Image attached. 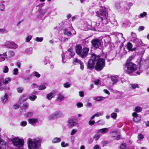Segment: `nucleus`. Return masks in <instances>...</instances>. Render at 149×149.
<instances>
[{
	"instance_id": "1",
	"label": "nucleus",
	"mask_w": 149,
	"mask_h": 149,
	"mask_svg": "<svg viewBox=\"0 0 149 149\" xmlns=\"http://www.w3.org/2000/svg\"><path fill=\"white\" fill-rule=\"evenodd\" d=\"M95 13L97 16L100 17L103 24H100L99 22H93L92 23L91 27L89 26L88 28L100 32L107 31L109 29V27L107 26L106 25L110 21L107 9L104 6H101L100 9L95 11Z\"/></svg>"
},
{
	"instance_id": "2",
	"label": "nucleus",
	"mask_w": 149,
	"mask_h": 149,
	"mask_svg": "<svg viewBox=\"0 0 149 149\" xmlns=\"http://www.w3.org/2000/svg\"><path fill=\"white\" fill-rule=\"evenodd\" d=\"M105 63L104 59L100 58L99 56H96L93 54L88 62L87 68L90 69H93L94 68L95 64L96 63L95 68L97 70L100 71L103 69Z\"/></svg>"
},
{
	"instance_id": "3",
	"label": "nucleus",
	"mask_w": 149,
	"mask_h": 149,
	"mask_svg": "<svg viewBox=\"0 0 149 149\" xmlns=\"http://www.w3.org/2000/svg\"><path fill=\"white\" fill-rule=\"evenodd\" d=\"M41 139H29L28 140V145L29 149H37L41 145Z\"/></svg>"
},
{
	"instance_id": "4",
	"label": "nucleus",
	"mask_w": 149,
	"mask_h": 149,
	"mask_svg": "<svg viewBox=\"0 0 149 149\" xmlns=\"http://www.w3.org/2000/svg\"><path fill=\"white\" fill-rule=\"evenodd\" d=\"M124 70L129 74H131L137 69L136 65L131 62H127L124 68Z\"/></svg>"
},
{
	"instance_id": "5",
	"label": "nucleus",
	"mask_w": 149,
	"mask_h": 149,
	"mask_svg": "<svg viewBox=\"0 0 149 149\" xmlns=\"http://www.w3.org/2000/svg\"><path fill=\"white\" fill-rule=\"evenodd\" d=\"M52 11V9L50 7H47L45 9L41 8L38 10L36 17L38 18L41 19L47 12L49 14Z\"/></svg>"
},
{
	"instance_id": "6",
	"label": "nucleus",
	"mask_w": 149,
	"mask_h": 149,
	"mask_svg": "<svg viewBox=\"0 0 149 149\" xmlns=\"http://www.w3.org/2000/svg\"><path fill=\"white\" fill-rule=\"evenodd\" d=\"M12 141L13 145L17 148L22 147L24 145V141L22 139L18 137H15L13 138Z\"/></svg>"
},
{
	"instance_id": "7",
	"label": "nucleus",
	"mask_w": 149,
	"mask_h": 149,
	"mask_svg": "<svg viewBox=\"0 0 149 149\" xmlns=\"http://www.w3.org/2000/svg\"><path fill=\"white\" fill-rule=\"evenodd\" d=\"M4 46L8 48L15 49L18 47V45L13 41H6L4 45Z\"/></svg>"
},
{
	"instance_id": "8",
	"label": "nucleus",
	"mask_w": 149,
	"mask_h": 149,
	"mask_svg": "<svg viewBox=\"0 0 149 149\" xmlns=\"http://www.w3.org/2000/svg\"><path fill=\"white\" fill-rule=\"evenodd\" d=\"M63 116V115L61 112L60 111H57L49 116L48 119L49 120H51L55 118L61 117Z\"/></svg>"
},
{
	"instance_id": "9",
	"label": "nucleus",
	"mask_w": 149,
	"mask_h": 149,
	"mask_svg": "<svg viewBox=\"0 0 149 149\" xmlns=\"http://www.w3.org/2000/svg\"><path fill=\"white\" fill-rule=\"evenodd\" d=\"M92 45L95 47L98 48L101 46V41L97 39H93L91 41Z\"/></svg>"
},
{
	"instance_id": "10",
	"label": "nucleus",
	"mask_w": 149,
	"mask_h": 149,
	"mask_svg": "<svg viewBox=\"0 0 149 149\" xmlns=\"http://www.w3.org/2000/svg\"><path fill=\"white\" fill-rule=\"evenodd\" d=\"M89 51V48L86 47L84 48L78 55L82 58L85 57L87 56Z\"/></svg>"
},
{
	"instance_id": "11",
	"label": "nucleus",
	"mask_w": 149,
	"mask_h": 149,
	"mask_svg": "<svg viewBox=\"0 0 149 149\" xmlns=\"http://www.w3.org/2000/svg\"><path fill=\"white\" fill-rule=\"evenodd\" d=\"M74 62L77 63V64L79 65L80 68L81 70L82 71L84 70V63L77 58H76L74 59Z\"/></svg>"
},
{
	"instance_id": "12",
	"label": "nucleus",
	"mask_w": 149,
	"mask_h": 149,
	"mask_svg": "<svg viewBox=\"0 0 149 149\" xmlns=\"http://www.w3.org/2000/svg\"><path fill=\"white\" fill-rule=\"evenodd\" d=\"M132 116L133 117V120L134 122H138L141 120V117L138 116V114L136 113H133L132 114Z\"/></svg>"
},
{
	"instance_id": "13",
	"label": "nucleus",
	"mask_w": 149,
	"mask_h": 149,
	"mask_svg": "<svg viewBox=\"0 0 149 149\" xmlns=\"http://www.w3.org/2000/svg\"><path fill=\"white\" fill-rule=\"evenodd\" d=\"M109 79L111 80L112 82L111 84L110 83V86H113L115 84H116L118 81V78L116 76H112L109 78Z\"/></svg>"
},
{
	"instance_id": "14",
	"label": "nucleus",
	"mask_w": 149,
	"mask_h": 149,
	"mask_svg": "<svg viewBox=\"0 0 149 149\" xmlns=\"http://www.w3.org/2000/svg\"><path fill=\"white\" fill-rule=\"evenodd\" d=\"M76 124V123L73 120L69 119L68 121V126L69 127L71 128Z\"/></svg>"
},
{
	"instance_id": "15",
	"label": "nucleus",
	"mask_w": 149,
	"mask_h": 149,
	"mask_svg": "<svg viewBox=\"0 0 149 149\" xmlns=\"http://www.w3.org/2000/svg\"><path fill=\"white\" fill-rule=\"evenodd\" d=\"M65 54H66L67 55L68 54L70 55V57H69V58H70L71 57L74 56L75 54V53L73 52V49L70 48L68 49V51L65 53Z\"/></svg>"
},
{
	"instance_id": "16",
	"label": "nucleus",
	"mask_w": 149,
	"mask_h": 149,
	"mask_svg": "<svg viewBox=\"0 0 149 149\" xmlns=\"http://www.w3.org/2000/svg\"><path fill=\"white\" fill-rule=\"evenodd\" d=\"M109 129L107 128H102L100 130H98L97 133H101L102 134H104L108 132L109 131Z\"/></svg>"
},
{
	"instance_id": "17",
	"label": "nucleus",
	"mask_w": 149,
	"mask_h": 149,
	"mask_svg": "<svg viewBox=\"0 0 149 149\" xmlns=\"http://www.w3.org/2000/svg\"><path fill=\"white\" fill-rule=\"evenodd\" d=\"M38 120L37 118H30L28 120V122L31 125H33L36 123Z\"/></svg>"
},
{
	"instance_id": "18",
	"label": "nucleus",
	"mask_w": 149,
	"mask_h": 149,
	"mask_svg": "<svg viewBox=\"0 0 149 149\" xmlns=\"http://www.w3.org/2000/svg\"><path fill=\"white\" fill-rule=\"evenodd\" d=\"M27 99V97L26 95H23L21 96L20 98L19 102L20 103H22L26 101Z\"/></svg>"
},
{
	"instance_id": "19",
	"label": "nucleus",
	"mask_w": 149,
	"mask_h": 149,
	"mask_svg": "<svg viewBox=\"0 0 149 149\" xmlns=\"http://www.w3.org/2000/svg\"><path fill=\"white\" fill-rule=\"evenodd\" d=\"M82 47L81 45H77L76 47V53L78 55L80 54V52L83 50Z\"/></svg>"
},
{
	"instance_id": "20",
	"label": "nucleus",
	"mask_w": 149,
	"mask_h": 149,
	"mask_svg": "<svg viewBox=\"0 0 149 149\" xmlns=\"http://www.w3.org/2000/svg\"><path fill=\"white\" fill-rule=\"evenodd\" d=\"M126 47L129 51H133L135 50V49H133L132 45L130 42L128 43L126 45Z\"/></svg>"
},
{
	"instance_id": "21",
	"label": "nucleus",
	"mask_w": 149,
	"mask_h": 149,
	"mask_svg": "<svg viewBox=\"0 0 149 149\" xmlns=\"http://www.w3.org/2000/svg\"><path fill=\"white\" fill-rule=\"evenodd\" d=\"M58 97L57 99L58 100H59L60 101H61L63 100L65 98L63 95L61 93H59L58 94Z\"/></svg>"
},
{
	"instance_id": "22",
	"label": "nucleus",
	"mask_w": 149,
	"mask_h": 149,
	"mask_svg": "<svg viewBox=\"0 0 149 149\" xmlns=\"http://www.w3.org/2000/svg\"><path fill=\"white\" fill-rule=\"evenodd\" d=\"M61 141V139L60 138L55 137L52 140V142L53 143H55L60 142Z\"/></svg>"
},
{
	"instance_id": "23",
	"label": "nucleus",
	"mask_w": 149,
	"mask_h": 149,
	"mask_svg": "<svg viewBox=\"0 0 149 149\" xmlns=\"http://www.w3.org/2000/svg\"><path fill=\"white\" fill-rule=\"evenodd\" d=\"M2 56L6 57L7 56L6 52L4 53L3 54H0V62L4 61L5 60V57H2Z\"/></svg>"
},
{
	"instance_id": "24",
	"label": "nucleus",
	"mask_w": 149,
	"mask_h": 149,
	"mask_svg": "<svg viewBox=\"0 0 149 149\" xmlns=\"http://www.w3.org/2000/svg\"><path fill=\"white\" fill-rule=\"evenodd\" d=\"M8 100V95L6 93L4 96L2 97L1 100L3 103H6Z\"/></svg>"
},
{
	"instance_id": "25",
	"label": "nucleus",
	"mask_w": 149,
	"mask_h": 149,
	"mask_svg": "<svg viewBox=\"0 0 149 149\" xmlns=\"http://www.w3.org/2000/svg\"><path fill=\"white\" fill-rule=\"evenodd\" d=\"M106 98L105 97H94L93 99L97 101H99L103 100Z\"/></svg>"
},
{
	"instance_id": "26",
	"label": "nucleus",
	"mask_w": 149,
	"mask_h": 149,
	"mask_svg": "<svg viewBox=\"0 0 149 149\" xmlns=\"http://www.w3.org/2000/svg\"><path fill=\"white\" fill-rule=\"evenodd\" d=\"M54 94L52 93H50L48 94L46 96L48 100H51L54 96Z\"/></svg>"
},
{
	"instance_id": "27",
	"label": "nucleus",
	"mask_w": 149,
	"mask_h": 149,
	"mask_svg": "<svg viewBox=\"0 0 149 149\" xmlns=\"http://www.w3.org/2000/svg\"><path fill=\"white\" fill-rule=\"evenodd\" d=\"M64 34L66 35L67 36L70 37L72 35V33L71 32L68 31L66 29H64L63 30Z\"/></svg>"
},
{
	"instance_id": "28",
	"label": "nucleus",
	"mask_w": 149,
	"mask_h": 149,
	"mask_svg": "<svg viewBox=\"0 0 149 149\" xmlns=\"http://www.w3.org/2000/svg\"><path fill=\"white\" fill-rule=\"evenodd\" d=\"M4 1H2L0 2V10L1 11H3L5 8V6L3 4Z\"/></svg>"
},
{
	"instance_id": "29",
	"label": "nucleus",
	"mask_w": 149,
	"mask_h": 149,
	"mask_svg": "<svg viewBox=\"0 0 149 149\" xmlns=\"http://www.w3.org/2000/svg\"><path fill=\"white\" fill-rule=\"evenodd\" d=\"M15 55V53L13 51L10 50L8 52V55L9 58L14 56Z\"/></svg>"
},
{
	"instance_id": "30",
	"label": "nucleus",
	"mask_w": 149,
	"mask_h": 149,
	"mask_svg": "<svg viewBox=\"0 0 149 149\" xmlns=\"http://www.w3.org/2000/svg\"><path fill=\"white\" fill-rule=\"evenodd\" d=\"M142 108L140 107L137 106L134 109V111L135 112L139 113L141 112L142 110Z\"/></svg>"
},
{
	"instance_id": "31",
	"label": "nucleus",
	"mask_w": 149,
	"mask_h": 149,
	"mask_svg": "<svg viewBox=\"0 0 149 149\" xmlns=\"http://www.w3.org/2000/svg\"><path fill=\"white\" fill-rule=\"evenodd\" d=\"M132 89H135L136 88H139V87L138 84H130Z\"/></svg>"
},
{
	"instance_id": "32",
	"label": "nucleus",
	"mask_w": 149,
	"mask_h": 149,
	"mask_svg": "<svg viewBox=\"0 0 149 149\" xmlns=\"http://www.w3.org/2000/svg\"><path fill=\"white\" fill-rule=\"evenodd\" d=\"M11 79L9 77L6 78L3 81V83L4 84H7L11 81Z\"/></svg>"
},
{
	"instance_id": "33",
	"label": "nucleus",
	"mask_w": 149,
	"mask_h": 149,
	"mask_svg": "<svg viewBox=\"0 0 149 149\" xmlns=\"http://www.w3.org/2000/svg\"><path fill=\"white\" fill-rule=\"evenodd\" d=\"M144 138V136L142 134H139L138 136V140L137 141L138 142H139V141H142Z\"/></svg>"
},
{
	"instance_id": "34",
	"label": "nucleus",
	"mask_w": 149,
	"mask_h": 149,
	"mask_svg": "<svg viewBox=\"0 0 149 149\" xmlns=\"http://www.w3.org/2000/svg\"><path fill=\"white\" fill-rule=\"evenodd\" d=\"M132 40L136 45H138L140 42V41L137 38L134 39H132Z\"/></svg>"
},
{
	"instance_id": "35",
	"label": "nucleus",
	"mask_w": 149,
	"mask_h": 149,
	"mask_svg": "<svg viewBox=\"0 0 149 149\" xmlns=\"http://www.w3.org/2000/svg\"><path fill=\"white\" fill-rule=\"evenodd\" d=\"M123 5H124V7H123V8L125 10H129L130 7L128 4L126 3H123Z\"/></svg>"
},
{
	"instance_id": "36",
	"label": "nucleus",
	"mask_w": 149,
	"mask_h": 149,
	"mask_svg": "<svg viewBox=\"0 0 149 149\" xmlns=\"http://www.w3.org/2000/svg\"><path fill=\"white\" fill-rule=\"evenodd\" d=\"M100 135L99 134V133H97V134H95L93 136V138L95 139L96 141L99 138H100Z\"/></svg>"
},
{
	"instance_id": "37",
	"label": "nucleus",
	"mask_w": 149,
	"mask_h": 149,
	"mask_svg": "<svg viewBox=\"0 0 149 149\" xmlns=\"http://www.w3.org/2000/svg\"><path fill=\"white\" fill-rule=\"evenodd\" d=\"M110 38L109 36H106L104 38V40L105 42L107 43H109L110 41Z\"/></svg>"
},
{
	"instance_id": "38",
	"label": "nucleus",
	"mask_w": 149,
	"mask_h": 149,
	"mask_svg": "<svg viewBox=\"0 0 149 149\" xmlns=\"http://www.w3.org/2000/svg\"><path fill=\"white\" fill-rule=\"evenodd\" d=\"M33 115V113L32 112H29L25 114V116L26 118L30 117H31Z\"/></svg>"
},
{
	"instance_id": "39",
	"label": "nucleus",
	"mask_w": 149,
	"mask_h": 149,
	"mask_svg": "<svg viewBox=\"0 0 149 149\" xmlns=\"http://www.w3.org/2000/svg\"><path fill=\"white\" fill-rule=\"evenodd\" d=\"M97 125H103L104 124V121L102 120H100L96 122Z\"/></svg>"
},
{
	"instance_id": "40",
	"label": "nucleus",
	"mask_w": 149,
	"mask_h": 149,
	"mask_svg": "<svg viewBox=\"0 0 149 149\" xmlns=\"http://www.w3.org/2000/svg\"><path fill=\"white\" fill-rule=\"evenodd\" d=\"M28 104L27 103H25L23 104L22 108V109L25 110L28 107Z\"/></svg>"
},
{
	"instance_id": "41",
	"label": "nucleus",
	"mask_w": 149,
	"mask_h": 149,
	"mask_svg": "<svg viewBox=\"0 0 149 149\" xmlns=\"http://www.w3.org/2000/svg\"><path fill=\"white\" fill-rule=\"evenodd\" d=\"M71 84L69 82H67L63 84V86L65 88H68L70 87Z\"/></svg>"
},
{
	"instance_id": "42",
	"label": "nucleus",
	"mask_w": 149,
	"mask_h": 149,
	"mask_svg": "<svg viewBox=\"0 0 149 149\" xmlns=\"http://www.w3.org/2000/svg\"><path fill=\"white\" fill-rule=\"evenodd\" d=\"M13 74L15 75H17L19 73L18 69L17 68L14 69L13 72Z\"/></svg>"
},
{
	"instance_id": "43",
	"label": "nucleus",
	"mask_w": 149,
	"mask_h": 149,
	"mask_svg": "<svg viewBox=\"0 0 149 149\" xmlns=\"http://www.w3.org/2000/svg\"><path fill=\"white\" fill-rule=\"evenodd\" d=\"M111 116L114 119H116L117 116V114L116 113H113L111 114Z\"/></svg>"
},
{
	"instance_id": "44",
	"label": "nucleus",
	"mask_w": 149,
	"mask_h": 149,
	"mask_svg": "<svg viewBox=\"0 0 149 149\" xmlns=\"http://www.w3.org/2000/svg\"><path fill=\"white\" fill-rule=\"evenodd\" d=\"M69 145V144L68 143H65L64 141H63L61 143V146L62 147H65L68 146Z\"/></svg>"
},
{
	"instance_id": "45",
	"label": "nucleus",
	"mask_w": 149,
	"mask_h": 149,
	"mask_svg": "<svg viewBox=\"0 0 149 149\" xmlns=\"http://www.w3.org/2000/svg\"><path fill=\"white\" fill-rule=\"evenodd\" d=\"M8 70L9 69L8 67L7 66H6L3 68V72L5 73H7L8 72Z\"/></svg>"
},
{
	"instance_id": "46",
	"label": "nucleus",
	"mask_w": 149,
	"mask_h": 149,
	"mask_svg": "<svg viewBox=\"0 0 149 149\" xmlns=\"http://www.w3.org/2000/svg\"><path fill=\"white\" fill-rule=\"evenodd\" d=\"M111 23L115 26H117L118 25L117 21L114 18L111 21Z\"/></svg>"
},
{
	"instance_id": "47",
	"label": "nucleus",
	"mask_w": 149,
	"mask_h": 149,
	"mask_svg": "<svg viewBox=\"0 0 149 149\" xmlns=\"http://www.w3.org/2000/svg\"><path fill=\"white\" fill-rule=\"evenodd\" d=\"M33 74L34 76H35L37 78L40 77V75L39 73L36 71L34 72Z\"/></svg>"
},
{
	"instance_id": "48",
	"label": "nucleus",
	"mask_w": 149,
	"mask_h": 149,
	"mask_svg": "<svg viewBox=\"0 0 149 149\" xmlns=\"http://www.w3.org/2000/svg\"><path fill=\"white\" fill-rule=\"evenodd\" d=\"M32 48H30L26 50V52L29 54H31L32 52Z\"/></svg>"
},
{
	"instance_id": "49",
	"label": "nucleus",
	"mask_w": 149,
	"mask_h": 149,
	"mask_svg": "<svg viewBox=\"0 0 149 149\" xmlns=\"http://www.w3.org/2000/svg\"><path fill=\"white\" fill-rule=\"evenodd\" d=\"M37 98V96L35 95L31 96L29 97V99L31 100L34 101Z\"/></svg>"
},
{
	"instance_id": "50",
	"label": "nucleus",
	"mask_w": 149,
	"mask_h": 149,
	"mask_svg": "<svg viewBox=\"0 0 149 149\" xmlns=\"http://www.w3.org/2000/svg\"><path fill=\"white\" fill-rule=\"evenodd\" d=\"M115 6L116 9H119L120 8V3L118 2H116L115 3Z\"/></svg>"
},
{
	"instance_id": "51",
	"label": "nucleus",
	"mask_w": 149,
	"mask_h": 149,
	"mask_svg": "<svg viewBox=\"0 0 149 149\" xmlns=\"http://www.w3.org/2000/svg\"><path fill=\"white\" fill-rule=\"evenodd\" d=\"M46 88V87L45 85H40L39 88V90H42L45 89Z\"/></svg>"
},
{
	"instance_id": "52",
	"label": "nucleus",
	"mask_w": 149,
	"mask_h": 149,
	"mask_svg": "<svg viewBox=\"0 0 149 149\" xmlns=\"http://www.w3.org/2000/svg\"><path fill=\"white\" fill-rule=\"evenodd\" d=\"M32 38V36L31 35L29 36L26 38V42H29Z\"/></svg>"
},
{
	"instance_id": "53",
	"label": "nucleus",
	"mask_w": 149,
	"mask_h": 149,
	"mask_svg": "<svg viewBox=\"0 0 149 149\" xmlns=\"http://www.w3.org/2000/svg\"><path fill=\"white\" fill-rule=\"evenodd\" d=\"M36 40L37 42H42L43 40V38L42 37L39 38V37H36Z\"/></svg>"
},
{
	"instance_id": "54",
	"label": "nucleus",
	"mask_w": 149,
	"mask_h": 149,
	"mask_svg": "<svg viewBox=\"0 0 149 149\" xmlns=\"http://www.w3.org/2000/svg\"><path fill=\"white\" fill-rule=\"evenodd\" d=\"M23 90V88L22 87H19L17 88V91L18 93H21Z\"/></svg>"
},
{
	"instance_id": "55",
	"label": "nucleus",
	"mask_w": 149,
	"mask_h": 149,
	"mask_svg": "<svg viewBox=\"0 0 149 149\" xmlns=\"http://www.w3.org/2000/svg\"><path fill=\"white\" fill-rule=\"evenodd\" d=\"M27 122L26 121H23L21 122L20 125L21 126L24 127L27 125Z\"/></svg>"
},
{
	"instance_id": "56",
	"label": "nucleus",
	"mask_w": 149,
	"mask_h": 149,
	"mask_svg": "<svg viewBox=\"0 0 149 149\" xmlns=\"http://www.w3.org/2000/svg\"><path fill=\"white\" fill-rule=\"evenodd\" d=\"M77 132V130L75 129H73L71 131L70 135H73L75 134Z\"/></svg>"
},
{
	"instance_id": "57",
	"label": "nucleus",
	"mask_w": 149,
	"mask_h": 149,
	"mask_svg": "<svg viewBox=\"0 0 149 149\" xmlns=\"http://www.w3.org/2000/svg\"><path fill=\"white\" fill-rule=\"evenodd\" d=\"M131 34L132 37V39H134L136 38V36L135 33L132 32Z\"/></svg>"
},
{
	"instance_id": "58",
	"label": "nucleus",
	"mask_w": 149,
	"mask_h": 149,
	"mask_svg": "<svg viewBox=\"0 0 149 149\" xmlns=\"http://www.w3.org/2000/svg\"><path fill=\"white\" fill-rule=\"evenodd\" d=\"M147 13L146 12H143L142 13H141L140 15V16L141 17H144L146 16V15Z\"/></svg>"
},
{
	"instance_id": "59",
	"label": "nucleus",
	"mask_w": 149,
	"mask_h": 149,
	"mask_svg": "<svg viewBox=\"0 0 149 149\" xmlns=\"http://www.w3.org/2000/svg\"><path fill=\"white\" fill-rule=\"evenodd\" d=\"M7 31L5 29H0V33H6Z\"/></svg>"
},
{
	"instance_id": "60",
	"label": "nucleus",
	"mask_w": 149,
	"mask_h": 149,
	"mask_svg": "<svg viewBox=\"0 0 149 149\" xmlns=\"http://www.w3.org/2000/svg\"><path fill=\"white\" fill-rule=\"evenodd\" d=\"M144 27L143 26H140L138 29V30L139 31H143L144 30Z\"/></svg>"
},
{
	"instance_id": "61",
	"label": "nucleus",
	"mask_w": 149,
	"mask_h": 149,
	"mask_svg": "<svg viewBox=\"0 0 149 149\" xmlns=\"http://www.w3.org/2000/svg\"><path fill=\"white\" fill-rule=\"evenodd\" d=\"M103 114V113H102L97 112L95 113L94 115L95 116L98 117L100 116H102Z\"/></svg>"
},
{
	"instance_id": "62",
	"label": "nucleus",
	"mask_w": 149,
	"mask_h": 149,
	"mask_svg": "<svg viewBox=\"0 0 149 149\" xmlns=\"http://www.w3.org/2000/svg\"><path fill=\"white\" fill-rule=\"evenodd\" d=\"M61 56L62 57V61L63 63H65L66 62V61H65L64 58L65 56V54L63 53L62 54Z\"/></svg>"
},
{
	"instance_id": "63",
	"label": "nucleus",
	"mask_w": 149,
	"mask_h": 149,
	"mask_svg": "<svg viewBox=\"0 0 149 149\" xmlns=\"http://www.w3.org/2000/svg\"><path fill=\"white\" fill-rule=\"evenodd\" d=\"M126 146V145L125 143H123L120 146V148L122 149H124Z\"/></svg>"
},
{
	"instance_id": "64",
	"label": "nucleus",
	"mask_w": 149,
	"mask_h": 149,
	"mask_svg": "<svg viewBox=\"0 0 149 149\" xmlns=\"http://www.w3.org/2000/svg\"><path fill=\"white\" fill-rule=\"evenodd\" d=\"M93 149H101V148L99 146L96 145L95 146Z\"/></svg>"
}]
</instances>
